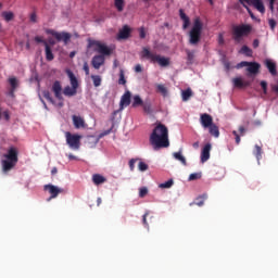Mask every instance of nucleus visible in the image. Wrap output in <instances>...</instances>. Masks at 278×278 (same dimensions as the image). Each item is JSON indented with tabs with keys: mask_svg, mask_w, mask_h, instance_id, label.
<instances>
[{
	"mask_svg": "<svg viewBox=\"0 0 278 278\" xmlns=\"http://www.w3.org/2000/svg\"><path fill=\"white\" fill-rule=\"evenodd\" d=\"M138 31H139V38H140L141 40H144V38H147V29H146L143 26H141V27L138 29Z\"/></svg>",
	"mask_w": 278,
	"mask_h": 278,
	"instance_id": "49530a36",
	"label": "nucleus"
},
{
	"mask_svg": "<svg viewBox=\"0 0 278 278\" xmlns=\"http://www.w3.org/2000/svg\"><path fill=\"white\" fill-rule=\"evenodd\" d=\"M232 84H233L235 88H244V87L249 86V83H243L242 78H240V77L233 78Z\"/></svg>",
	"mask_w": 278,
	"mask_h": 278,
	"instance_id": "a878e982",
	"label": "nucleus"
},
{
	"mask_svg": "<svg viewBox=\"0 0 278 278\" xmlns=\"http://www.w3.org/2000/svg\"><path fill=\"white\" fill-rule=\"evenodd\" d=\"M91 79H92L93 86L96 88H99V86H101V81H102L101 76H99V75H91Z\"/></svg>",
	"mask_w": 278,
	"mask_h": 278,
	"instance_id": "e433bc0d",
	"label": "nucleus"
},
{
	"mask_svg": "<svg viewBox=\"0 0 278 278\" xmlns=\"http://www.w3.org/2000/svg\"><path fill=\"white\" fill-rule=\"evenodd\" d=\"M207 129L214 138H218L220 136V130H218V126H216V124L208 126Z\"/></svg>",
	"mask_w": 278,
	"mask_h": 278,
	"instance_id": "393cba45",
	"label": "nucleus"
},
{
	"mask_svg": "<svg viewBox=\"0 0 278 278\" xmlns=\"http://www.w3.org/2000/svg\"><path fill=\"white\" fill-rule=\"evenodd\" d=\"M205 199H207L206 195L200 197L193 203H194V205H198L199 207H202V205H204V203H205Z\"/></svg>",
	"mask_w": 278,
	"mask_h": 278,
	"instance_id": "a19ab883",
	"label": "nucleus"
},
{
	"mask_svg": "<svg viewBox=\"0 0 278 278\" xmlns=\"http://www.w3.org/2000/svg\"><path fill=\"white\" fill-rule=\"evenodd\" d=\"M2 16L4 17V21H7V23H10V21L14 18V13L4 11L2 12Z\"/></svg>",
	"mask_w": 278,
	"mask_h": 278,
	"instance_id": "4c0bfd02",
	"label": "nucleus"
},
{
	"mask_svg": "<svg viewBox=\"0 0 278 278\" xmlns=\"http://www.w3.org/2000/svg\"><path fill=\"white\" fill-rule=\"evenodd\" d=\"M210 151H212V143H206L201 151V162L205 164L210 160Z\"/></svg>",
	"mask_w": 278,
	"mask_h": 278,
	"instance_id": "f3484780",
	"label": "nucleus"
},
{
	"mask_svg": "<svg viewBox=\"0 0 278 278\" xmlns=\"http://www.w3.org/2000/svg\"><path fill=\"white\" fill-rule=\"evenodd\" d=\"M269 27L274 31L275 27H277V22L275 20H269Z\"/></svg>",
	"mask_w": 278,
	"mask_h": 278,
	"instance_id": "5fc2aeb1",
	"label": "nucleus"
},
{
	"mask_svg": "<svg viewBox=\"0 0 278 278\" xmlns=\"http://www.w3.org/2000/svg\"><path fill=\"white\" fill-rule=\"evenodd\" d=\"M81 138H83L81 135L72 134L71 131L65 132L66 144L73 151H79L81 147Z\"/></svg>",
	"mask_w": 278,
	"mask_h": 278,
	"instance_id": "0eeeda50",
	"label": "nucleus"
},
{
	"mask_svg": "<svg viewBox=\"0 0 278 278\" xmlns=\"http://www.w3.org/2000/svg\"><path fill=\"white\" fill-rule=\"evenodd\" d=\"M118 84L121 86H125V84H127V80L125 79V73H123V71H121Z\"/></svg>",
	"mask_w": 278,
	"mask_h": 278,
	"instance_id": "8fccbe9b",
	"label": "nucleus"
},
{
	"mask_svg": "<svg viewBox=\"0 0 278 278\" xmlns=\"http://www.w3.org/2000/svg\"><path fill=\"white\" fill-rule=\"evenodd\" d=\"M16 91V89H10L8 92V96L11 97L12 99H14L15 94L14 92Z\"/></svg>",
	"mask_w": 278,
	"mask_h": 278,
	"instance_id": "e2e57ef3",
	"label": "nucleus"
},
{
	"mask_svg": "<svg viewBox=\"0 0 278 278\" xmlns=\"http://www.w3.org/2000/svg\"><path fill=\"white\" fill-rule=\"evenodd\" d=\"M51 91L53 92L55 99L59 101H64V97L62 96L64 90L62 89V83L60 80H55L52 84Z\"/></svg>",
	"mask_w": 278,
	"mask_h": 278,
	"instance_id": "9b49d317",
	"label": "nucleus"
},
{
	"mask_svg": "<svg viewBox=\"0 0 278 278\" xmlns=\"http://www.w3.org/2000/svg\"><path fill=\"white\" fill-rule=\"evenodd\" d=\"M271 90H273L274 92H278V85H274V86L271 87Z\"/></svg>",
	"mask_w": 278,
	"mask_h": 278,
	"instance_id": "774afa93",
	"label": "nucleus"
},
{
	"mask_svg": "<svg viewBox=\"0 0 278 278\" xmlns=\"http://www.w3.org/2000/svg\"><path fill=\"white\" fill-rule=\"evenodd\" d=\"M135 73H142V65L137 64V65L135 66Z\"/></svg>",
	"mask_w": 278,
	"mask_h": 278,
	"instance_id": "680f3d73",
	"label": "nucleus"
},
{
	"mask_svg": "<svg viewBox=\"0 0 278 278\" xmlns=\"http://www.w3.org/2000/svg\"><path fill=\"white\" fill-rule=\"evenodd\" d=\"M88 47H94L93 51L100 53V55H112V49L99 40L89 39Z\"/></svg>",
	"mask_w": 278,
	"mask_h": 278,
	"instance_id": "6e6552de",
	"label": "nucleus"
},
{
	"mask_svg": "<svg viewBox=\"0 0 278 278\" xmlns=\"http://www.w3.org/2000/svg\"><path fill=\"white\" fill-rule=\"evenodd\" d=\"M149 194V189L147 187H141L139 189V197L140 199H144V197Z\"/></svg>",
	"mask_w": 278,
	"mask_h": 278,
	"instance_id": "37998d69",
	"label": "nucleus"
},
{
	"mask_svg": "<svg viewBox=\"0 0 278 278\" xmlns=\"http://www.w3.org/2000/svg\"><path fill=\"white\" fill-rule=\"evenodd\" d=\"M91 64H92L93 68L99 71V68H101V66H103L105 64V56H103L101 54L94 55L92 58Z\"/></svg>",
	"mask_w": 278,
	"mask_h": 278,
	"instance_id": "2eb2a0df",
	"label": "nucleus"
},
{
	"mask_svg": "<svg viewBox=\"0 0 278 278\" xmlns=\"http://www.w3.org/2000/svg\"><path fill=\"white\" fill-rule=\"evenodd\" d=\"M239 3H241V5H243V8H245V10L249 12L251 18H255V15H253V12L248 7V5H251V0H239ZM247 3H248V5H247Z\"/></svg>",
	"mask_w": 278,
	"mask_h": 278,
	"instance_id": "c85d7f7f",
	"label": "nucleus"
},
{
	"mask_svg": "<svg viewBox=\"0 0 278 278\" xmlns=\"http://www.w3.org/2000/svg\"><path fill=\"white\" fill-rule=\"evenodd\" d=\"M179 16H180L181 21L184 22L182 29L190 27V17H188V15H186V13L182 11V9L179 10Z\"/></svg>",
	"mask_w": 278,
	"mask_h": 278,
	"instance_id": "b1692460",
	"label": "nucleus"
},
{
	"mask_svg": "<svg viewBox=\"0 0 278 278\" xmlns=\"http://www.w3.org/2000/svg\"><path fill=\"white\" fill-rule=\"evenodd\" d=\"M217 42L220 47H223V45H225V36L223 34L218 35V39Z\"/></svg>",
	"mask_w": 278,
	"mask_h": 278,
	"instance_id": "3c124183",
	"label": "nucleus"
},
{
	"mask_svg": "<svg viewBox=\"0 0 278 278\" xmlns=\"http://www.w3.org/2000/svg\"><path fill=\"white\" fill-rule=\"evenodd\" d=\"M66 75L70 79L71 86H66L63 89V94L65 97H75L77 94V89L79 88V80H77V76L71 71H66Z\"/></svg>",
	"mask_w": 278,
	"mask_h": 278,
	"instance_id": "423d86ee",
	"label": "nucleus"
},
{
	"mask_svg": "<svg viewBox=\"0 0 278 278\" xmlns=\"http://www.w3.org/2000/svg\"><path fill=\"white\" fill-rule=\"evenodd\" d=\"M150 143L155 150L170 147V142L168 141V128L166 125L160 123L155 126L150 135Z\"/></svg>",
	"mask_w": 278,
	"mask_h": 278,
	"instance_id": "f257e3e1",
	"label": "nucleus"
},
{
	"mask_svg": "<svg viewBox=\"0 0 278 278\" xmlns=\"http://www.w3.org/2000/svg\"><path fill=\"white\" fill-rule=\"evenodd\" d=\"M244 66H249L248 61H242L239 64H237L236 68H244Z\"/></svg>",
	"mask_w": 278,
	"mask_h": 278,
	"instance_id": "864d4df0",
	"label": "nucleus"
},
{
	"mask_svg": "<svg viewBox=\"0 0 278 278\" xmlns=\"http://www.w3.org/2000/svg\"><path fill=\"white\" fill-rule=\"evenodd\" d=\"M129 36H131V28H129L127 25H124L117 34V40H127Z\"/></svg>",
	"mask_w": 278,
	"mask_h": 278,
	"instance_id": "dca6fc26",
	"label": "nucleus"
},
{
	"mask_svg": "<svg viewBox=\"0 0 278 278\" xmlns=\"http://www.w3.org/2000/svg\"><path fill=\"white\" fill-rule=\"evenodd\" d=\"M47 34H51L59 42H64V45H68L71 42V34L63 31V33H58L55 30H48Z\"/></svg>",
	"mask_w": 278,
	"mask_h": 278,
	"instance_id": "1a4fd4ad",
	"label": "nucleus"
},
{
	"mask_svg": "<svg viewBox=\"0 0 278 278\" xmlns=\"http://www.w3.org/2000/svg\"><path fill=\"white\" fill-rule=\"evenodd\" d=\"M186 53H187V60L189 64H192V62L194 61V52L190 50H186Z\"/></svg>",
	"mask_w": 278,
	"mask_h": 278,
	"instance_id": "a18cd8bd",
	"label": "nucleus"
},
{
	"mask_svg": "<svg viewBox=\"0 0 278 278\" xmlns=\"http://www.w3.org/2000/svg\"><path fill=\"white\" fill-rule=\"evenodd\" d=\"M43 190L48 191L50 194V198L48 199V201H51V199H58V195L64 192V189L59 188L55 185H45Z\"/></svg>",
	"mask_w": 278,
	"mask_h": 278,
	"instance_id": "9d476101",
	"label": "nucleus"
},
{
	"mask_svg": "<svg viewBox=\"0 0 278 278\" xmlns=\"http://www.w3.org/2000/svg\"><path fill=\"white\" fill-rule=\"evenodd\" d=\"M174 184H175V181L173 179H169L165 182L160 184L159 188H161V190L173 188Z\"/></svg>",
	"mask_w": 278,
	"mask_h": 278,
	"instance_id": "2f4dec72",
	"label": "nucleus"
},
{
	"mask_svg": "<svg viewBox=\"0 0 278 278\" xmlns=\"http://www.w3.org/2000/svg\"><path fill=\"white\" fill-rule=\"evenodd\" d=\"M203 34V22L197 17L193 22V26L189 31V45L197 47L201 42V35Z\"/></svg>",
	"mask_w": 278,
	"mask_h": 278,
	"instance_id": "7ed1b4c3",
	"label": "nucleus"
},
{
	"mask_svg": "<svg viewBox=\"0 0 278 278\" xmlns=\"http://www.w3.org/2000/svg\"><path fill=\"white\" fill-rule=\"evenodd\" d=\"M87 142L88 144H90V147H97V144L99 143V138L94 137V136H89L87 138Z\"/></svg>",
	"mask_w": 278,
	"mask_h": 278,
	"instance_id": "72a5a7b5",
	"label": "nucleus"
},
{
	"mask_svg": "<svg viewBox=\"0 0 278 278\" xmlns=\"http://www.w3.org/2000/svg\"><path fill=\"white\" fill-rule=\"evenodd\" d=\"M2 115L4 116V119H5V121H10V112L4 111V112L2 113Z\"/></svg>",
	"mask_w": 278,
	"mask_h": 278,
	"instance_id": "0e129e2a",
	"label": "nucleus"
},
{
	"mask_svg": "<svg viewBox=\"0 0 278 278\" xmlns=\"http://www.w3.org/2000/svg\"><path fill=\"white\" fill-rule=\"evenodd\" d=\"M253 31V27L249 24L233 25L231 28L232 40L242 42V38H247Z\"/></svg>",
	"mask_w": 278,
	"mask_h": 278,
	"instance_id": "20e7f679",
	"label": "nucleus"
},
{
	"mask_svg": "<svg viewBox=\"0 0 278 278\" xmlns=\"http://www.w3.org/2000/svg\"><path fill=\"white\" fill-rule=\"evenodd\" d=\"M35 41L41 42L43 46H45V42H47V41H46L45 39H42V37H40V36L35 37Z\"/></svg>",
	"mask_w": 278,
	"mask_h": 278,
	"instance_id": "052dcab7",
	"label": "nucleus"
},
{
	"mask_svg": "<svg viewBox=\"0 0 278 278\" xmlns=\"http://www.w3.org/2000/svg\"><path fill=\"white\" fill-rule=\"evenodd\" d=\"M36 21H37V15H36V13H31V14H30V22H31V23H36Z\"/></svg>",
	"mask_w": 278,
	"mask_h": 278,
	"instance_id": "69168bd1",
	"label": "nucleus"
},
{
	"mask_svg": "<svg viewBox=\"0 0 278 278\" xmlns=\"http://www.w3.org/2000/svg\"><path fill=\"white\" fill-rule=\"evenodd\" d=\"M239 132L240 136H244V134H247V128H244V126H239Z\"/></svg>",
	"mask_w": 278,
	"mask_h": 278,
	"instance_id": "bf43d9fd",
	"label": "nucleus"
},
{
	"mask_svg": "<svg viewBox=\"0 0 278 278\" xmlns=\"http://www.w3.org/2000/svg\"><path fill=\"white\" fill-rule=\"evenodd\" d=\"M114 5L117 12H123L125 10V0H114Z\"/></svg>",
	"mask_w": 278,
	"mask_h": 278,
	"instance_id": "7c9ffc66",
	"label": "nucleus"
},
{
	"mask_svg": "<svg viewBox=\"0 0 278 278\" xmlns=\"http://www.w3.org/2000/svg\"><path fill=\"white\" fill-rule=\"evenodd\" d=\"M72 121H73V125H74L75 129H85L86 121H84L81 116L73 115Z\"/></svg>",
	"mask_w": 278,
	"mask_h": 278,
	"instance_id": "a211bd4d",
	"label": "nucleus"
},
{
	"mask_svg": "<svg viewBox=\"0 0 278 278\" xmlns=\"http://www.w3.org/2000/svg\"><path fill=\"white\" fill-rule=\"evenodd\" d=\"M254 5V8L261 12V14H264L266 12V8L264 7V2L262 0H251L250 5Z\"/></svg>",
	"mask_w": 278,
	"mask_h": 278,
	"instance_id": "aec40b11",
	"label": "nucleus"
},
{
	"mask_svg": "<svg viewBox=\"0 0 278 278\" xmlns=\"http://www.w3.org/2000/svg\"><path fill=\"white\" fill-rule=\"evenodd\" d=\"M174 157H175V160H178V162H181V164H184V166H186V157H184V155H181V152H175Z\"/></svg>",
	"mask_w": 278,
	"mask_h": 278,
	"instance_id": "58836bf2",
	"label": "nucleus"
},
{
	"mask_svg": "<svg viewBox=\"0 0 278 278\" xmlns=\"http://www.w3.org/2000/svg\"><path fill=\"white\" fill-rule=\"evenodd\" d=\"M83 71H85L86 75H90V67L88 66V62L84 63Z\"/></svg>",
	"mask_w": 278,
	"mask_h": 278,
	"instance_id": "603ef678",
	"label": "nucleus"
},
{
	"mask_svg": "<svg viewBox=\"0 0 278 278\" xmlns=\"http://www.w3.org/2000/svg\"><path fill=\"white\" fill-rule=\"evenodd\" d=\"M43 97L51 103L52 105H55V100H53V97H51V92L43 91Z\"/></svg>",
	"mask_w": 278,
	"mask_h": 278,
	"instance_id": "ea45409f",
	"label": "nucleus"
},
{
	"mask_svg": "<svg viewBox=\"0 0 278 278\" xmlns=\"http://www.w3.org/2000/svg\"><path fill=\"white\" fill-rule=\"evenodd\" d=\"M140 105H144V101H142V98H140V96H134L132 108H140Z\"/></svg>",
	"mask_w": 278,
	"mask_h": 278,
	"instance_id": "bb28decb",
	"label": "nucleus"
},
{
	"mask_svg": "<svg viewBox=\"0 0 278 278\" xmlns=\"http://www.w3.org/2000/svg\"><path fill=\"white\" fill-rule=\"evenodd\" d=\"M265 66L268 68L270 75H277V64L270 60L265 61Z\"/></svg>",
	"mask_w": 278,
	"mask_h": 278,
	"instance_id": "5701e85b",
	"label": "nucleus"
},
{
	"mask_svg": "<svg viewBox=\"0 0 278 278\" xmlns=\"http://www.w3.org/2000/svg\"><path fill=\"white\" fill-rule=\"evenodd\" d=\"M45 49L47 62H53V60H55V55H53V50H51V46H49L48 42H45Z\"/></svg>",
	"mask_w": 278,
	"mask_h": 278,
	"instance_id": "412c9836",
	"label": "nucleus"
},
{
	"mask_svg": "<svg viewBox=\"0 0 278 278\" xmlns=\"http://www.w3.org/2000/svg\"><path fill=\"white\" fill-rule=\"evenodd\" d=\"M252 45H253L254 49H257V47H260V40L254 39Z\"/></svg>",
	"mask_w": 278,
	"mask_h": 278,
	"instance_id": "338daca9",
	"label": "nucleus"
},
{
	"mask_svg": "<svg viewBox=\"0 0 278 278\" xmlns=\"http://www.w3.org/2000/svg\"><path fill=\"white\" fill-rule=\"evenodd\" d=\"M181 97L182 101H190V98L192 97V89L188 88L186 90H182Z\"/></svg>",
	"mask_w": 278,
	"mask_h": 278,
	"instance_id": "c756f323",
	"label": "nucleus"
},
{
	"mask_svg": "<svg viewBox=\"0 0 278 278\" xmlns=\"http://www.w3.org/2000/svg\"><path fill=\"white\" fill-rule=\"evenodd\" d=\"M200 123L204 129H207L211 125H214V118L207 113H203L200 116Z\"/></svg>",
	"mask_w": 278,
	"mask_h": 278,
	"instance_id": "4468645a",
	"label": "nucleus"
},
{
	"mask_svg": "<svg viewBox=\"0 0 278 278\" xmlns=\"http://www.w3.org/2000/svg\"><path fill=\"white\" fill-rule=\"evenodd\" d=\"M141 58L144 60H150L151 62L160 64L163 67L170 66V59L161 56L160 54H154L148 48H143L141 51Z\"/></svg>",
	"mask_w": 278,
	"mask_h": 278,
	"instance_id": "39448f33",
	"label": "nucleus"
},
{
	"mask_svg": "<svg viewBox=\"0 0 278 278\" xmlns=\"http://www.w3.org/2000/svg\"><path fill=\"white\" fill-rule=\"evenodd\" d=\"M253 154L255 155L257 162H260V160H262V147H260V146L256 144V146L254 147Z\"/></svg>",
	"mask_w": 278,
	"mask_h": 278,
	"instance_id": "473e14b6",
	"label": "nucleus"
},
{
	"mask_svg": "<svg viewBox=\"0 0 278 278\" xmlns=\"http://www.w3.org/2000/svg\"><path fill=\"white\" fill-rule=\"evenodd\" d=\"M9 84L11 86V89L16 90L18 87V80H16L15 77L9 79Z\"/></svg>",
	"mask_w": 278,
	"mask_h": 278,
	"instance_id": "79ce46f5",
	"label": "nucleus"
},
{
	"mask_svg": "<svg viewBox=\"0 0 278 278\" xmlns=\"http://www.w3.org/2000/svg\"><path fill=\"white\" fill-rule=\"evenodd\" d=\"M92 181L94 186H101V184H105V181H108V178L102 176L101 174H93Z\"/></svg>",
	"mask_w": 278,
	"mask_h": 278,
	"instance_id": "4be33fe9",
	"label": "nucleus"
},
{
	"mask_svg": "<svg viewBox=\"0 0 278 278\" xmlns=\"http://www.w3.org/2000/svg\"><path fill=\"white\" fill-rule=\"evenodd\" d=\"M232 134L235 135L236 144H239L240 143V135L236 130H233Z\"/></svg>",
	"mask_w": 278,
	"mask_h": 278,
	"instance_id": "6e6d98bb",
	"label": "nucleus"
},
{
	"mask_svg": "<svg viewBox=\"0 0 278 278\" xmlns=\"http://www.w3.org/2000/svg\"><path fill=\"white\" fill-rule=\"evenodd\" d=\"M201 173H193L189 175V181H197V179H201Z\"/></svg>",
	"mask_w": 278,
	"mask_h": 278,
	"instance_id": "de8ad7c7",
	"label": "nucleus"
},
{
	"mask_svg": "<svg viewBox=\"0 0 278 278\" xmlns=\"http://www.w3.org/2000/svg\"><path fill=\"white\" fill-rule=\"evenodd\" d=\"M260 68H262V65L257 62H248V77H253V75H257L260 73Z\"/></svg>",
	"mask_w": 278,
	"mask_h": 278,
	"instance_id": "ddd939ff",
	"label": "nucleus"
},
{
	"mask_svg": "<svg viewBox=\"0 0 278 278\" xmlns=\"http://www.w3.org/2000/svg\"><path fill=\"white\" fill-rule=\"evenodd\" d=\"M157 92H160L163 97H168V89L164 85H157Z\"/></svg>",
	"mask_w": 278,
	"mask_h": 278,
	"instance_id": "c9c22d12",
	"label": "nucleus"
},
{
	"mask_svg": "<svg viewBox=\"0 0 278 278\" xmlns=\"http://www.w3.org/2000/svg\"><path fill=\"white\" fill-rule=\"evenodd\" d=\"M149 216V213H146L143 216H142V223L144 225V227H149V223L147 222V217Z\"/></svg>",
	"mask_w": 278,
	"mask_h": 278,
	"instance_id": "13d9d810",
	"label": "nucleus"
},
{
	"mask_svg": "<svg viewBox=\"0 0 278 278\" xmlns=\"http://www.w3.org/2000/svg\"><path fill=\"white\" fill-rule=\"evenodd\" d=\"M136 159H131L130 161H129V168H130V170H134V168L136 167Z\"/></svg>",
	"mask_w": 278,
	"mask_h": 278,
	"instance_id": "4d7b16f0",
	"label": "nucleus"
},
{
	"mask_svg": "<svg viewBox=\"0 0 278 278\" xmlns=\"http://www.w3.org/2000/svg\"><path fill=\"white\" fill-rule=\"evenodd\" d=\"M261 88H262L264 94H268V83H266V80L261 81Z\"/></svg>",
	"mask_w": 278,
	"mask_h": 278,
	"instance_id": "09e8293b",
	"label": "nucleus"
},
{
	"mask_svg": "<svg viewBox=\"0 0 278 278\" xmlns=\"http://www.w3.org/2000/svg\"><path fill=\"white\" fill-rule=\"evenodd\" d=\"M5 160H2V173H10L16 164H18V149L11 147L9 148L7 154H4Z\"/></svg>",
	"mask_w": 278,
	"mask_h": 278,
	"instance_id": "f03ea898",
	"label": "nucleus"
},
{
	"mask_svg": "<svg viewBox=\"0 0 278 278\" xmlns=\"http://www.w3.org/2000/svg\"><path fill=\"white\" fill-rule=\"evenodd\" d=\"M241 53H243L248 58H252L253 56V50H251V48H249L248 46H242Z\"/></svg>",
	"mask_w": 278,
	"mask_h": 278,
	"instance_id": "f704fd0d",
	"label": "nucleus"
},
{
	"mask_svg": "<svg viewBox=\"0 0 278 278\" xmlns=\"http://www.w3.org/2000/svg\"><path fill=\"white\" fill-rule=\"evenodd\" d=\"M129 105H131V91L127 90L121 98L119 110H125V108H129Z\"/></svg>",
	"mask_w": 278,
	"mask_h": 278,
	"instance_id": "f8f14e48",
	"label": "nucleus"
},
{
	"mask_svg": "<svg viewBox=\"0 0 278 278\" xmlns=\"http://www.w3.org/2000/svg\"><path fill=\"white\" fill-rule=\"evenodd\" d=\"M142 110L144 114H148L149 116H153L155 114V109L153 108V103H151V100H146L142 104Z\"/></svg>",
	"mask_w": 278,
	"mask_h": 278,
	"instance_id": "6ab92c4d",
	"label": "nucleus"
},
{
	"mask_svg": "<svg viewBox=\"0 0 278 278\" xmlns=\"http://www.w3.org/2000/svg\"><path fill=\"white\" fill-rule=\"evenodd\" d=\"M239 3H241V5H243V8H245V10L249 12L251 18H255V15H253V12L248 7V5H251V0H239ZM247 3H248V5H247Z\"/></svg>",
	"mask_w": 278,
	"mask_h": 278,
	"instance_id": "cd10ccee",
	"label": "nucleus"
},
{
	"mask_svg": "<svg viewBox=\"0 0 278 278\" xmlns=\"http://www.w3.org/2000/svg\"><path fill=\"white\" fill-rule=\"evenodd\" d=\"M138 168H139V170H141V173H144V170H149V165L147 163L140 161L138 164Z\"/></svg>",
	"mask_w": 278,
	"mask_h": 278,
	"instance_id": "c03bdc74",
	"label": "nucleus"
}]
</instances>
